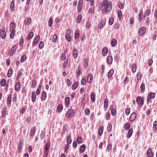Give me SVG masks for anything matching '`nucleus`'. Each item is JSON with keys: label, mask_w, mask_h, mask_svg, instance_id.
I'll return each mask as SVG.
<instances>
[{"label": "nucleus", "mask_w": 157, "mask_h": 157, "mask_svg": "<svg viewBox=\"0 0 157 157\" xmlns=\"http://www.w3.org/2000/svg\"><path fill=\"white\" fill-rule=\"evenodd\" d=\"M50 142H48L47 143L45 146V149L48 150L50 147Z\"/></svg>", "instance_id": "41"}, {"label": "nucleus", "mask_w": 157, "mask_h": 157, "mask_svg": "<svg viewBox=\"0 0 157 157\" xmlns=\"http://www.w3.org/2000/svg\"><path fill=\"white\" fill-rule=\"evenodd\" d=\"M146 32V29L145 27H141L138 31V33L141 36L144 34Z\"/></svg>", "instance_id": "4"}, {"label": "nucleus", "mask_w": 157, "mask_h": 157, "mask_svg": "<svg viewBox=\"0 0 157 157\" xmlns=\"http://www.w3.org/2000/svg\"><path fill=\"white\" fill-rule=\"evenodd\" d=\"M108 106V100L107 99H105L104 101V107L105 108V110L106 109Z\"/></svg>", "instance_id": "31"}, {"label": "nucleus", "mask_w": 157, "mask_h": 157, "mask_svg": "<svg viewBox=\"0 0 157 157\" xmlns=\"http://www.w3.org/2000/svg\"><path fill=\"white\" fill-rule=\"evenodd\" d=\"M70 102V98L68 97H66L65 98V105L66 106H67L69 104Z\"/></svg>", "instance_id": "39"}, {"label": "nucleus", "mask_w": 157, "mask_h": 157, "mask_svg": "<svg viewBox=\"0 0 157 157\" xmlns=\"http://www.w3.org/2000/svg\"><path fill=\"white\" fill-rule=\"evenodd\" d=\"M93 79L92 75L91 74H89L87 77V81L88 83H90L92 82Z\"/></svg>", "instance_id": "15"}, {"label": "nucleus", "mask_w": 157, "mask_h": 157, "mask_svg": "<svg viewBox=\"0 0 157 157\" xmlns=\"http://www.w3.org/2000/svg\"><path fill=\"white\" fill-rule=\"evenodd\" d=\"M107 129L108 131L110 132L112 130V125L110 124H108L107 126Z\"/></svg>", "instance_id": "52"}, {"label": "nucleus", "mask_w": 157, "mask_h": 157, "mask_svg": "<svg viewBox=\"0 0 157 157\" xmlns=\"http://www.w3.org/2000/svg\"><path fill=\"white\" fill-rule=\"evenodd\" d=\"M90 110L89 109L87 108L85 110V113L86 115H88L90 114Z\"/></svg>", "instance_id": "64"}, {"label": "nucleus", "mask_w": 157, "mask_h": 157, "mask_svg": "<svg viewBox=\"0 0 157 157\" xmlns=\"http://www.w3.org/2000/svg\"><path fill=\"white\" fill-rule=\"evenodd\" d=\"M33 36V32H30L28 35L27 38L28 39H30L32 38Z\"/></svg>", "instance_id": "38"}, {"label": "nucleus", "mask_w": 157, "mask_h": 157, "mask_svg": "<svg viewBox=\"0 0 157 157\" xmlns=\"http://www.w3.org/2000/svg\"><path fill=\"white\" fill-rule=\"evenodd\" d=\"M150 98L151 99L154 98L155 96V94L153 93H150L149 94Z\"/></svg>", "instance_id": "51"}, {"label": "nucleus", "mask_w": 157, "mask_h": 157, "mask_svg": "<svg viewBox=\"0 0 157 157\" xmlns=\"http://www.w3.org/2000/svg\"><path fill=\"white\" fill-rule=\"evenodd\" d=\"M96 94L93 92H92L90 95V98L92 102L93 103L95 101Z\"/></svg>", "instance_id": "10"}, {"label": "nucleus", "mask_w": 157, "mask_h": 157, "mask_svg": "<svg viewBox=\"0 0 157 157\" xmlns=\"http://www.w3.org/2000/svg\"><path fill=\"white\" fill-rule=\"evenodd\" d=\"M23 142L22 140H20L19 141L18 146V150L19 151H21L22 146L23 145Z\"/></svg>", "instance_id": "17"}, {"label": "nucleus", "mask_w": 157, "mask_h": 157, "mask_svg": "<svg viewBox=\"0 0 157 157\" xmlns=\"http://www.w3.org/2000/svg\"><path fill=\"white\" fill-rule=\"evenodd\" d=\"M12 69H9L7 73V76L8 77H10L11 76L12 74Z\"/></svg>", "instance_id": "44"}, {"label": "nucleus", "mask_w": 157, "mask_h": 157, "mask_svg": "<svg viewBox=\"0 0 157 157\" xmlns=\"http://www.w3.org/2000/svg\"><path fill=\"white\" fill-rule=\"evenodd\" d=\"M147 155L148 157H153L154 153L152 152L151 148H149L147 151Z\"/></svg>", "instance_id": "8"}, {"label": "nucleus", "mask_w": 157, "mask_h": 157, "mask_svg": "<svg viewBox=\"0 0 157 157\" xmlns=\"http://www.w3.org/2000/svg\"><path fill=\"white\" fill-rule=\"evenodd\" d=\"M57 39V36L56 35H54L52 37V41L53 42H55L56 41Z\"/></svg>", "instance_id": "43"}, {"label": "nucleus", "mask_w": 157, "mask_h": 157, "mask_svg": "<svg viewBox=\"0 0 157 157\" xmlns=\"http://www.w3.org/2000/svg\"><path fill=\"white\" fill-rule=\"evenodd\" d=\"M81 72L80 71V67H78V69L77 70V71H76L77 76H76V77H79V76L81 74Z\"/></svg>", "instance_id": "45"}, {"label": "nucleus", "mask_w": 157, "mask_h": 157, "mask_svg": "<svg viewBox=\"0 0 157 157\" xmlns=\"http://www.w3.org/2000/svg\"><path fill=\"white\" fill-rule=\"evenodd\" d=\"M52 19L51 17L49 18L48 21V25L49 27H50L52 24Z\"/></svg>", "instance_id": "42"}, {"label": "nucleus", "mask_w": 157, "mask_h": 157, "mask_svg": "<svg viewBox=\"0 0 157 157\" xmlns=\"http://www.w3.org/2000/svg\"><path fill=\"white\" fill-rule=\"evenodd\" d=\"M78 83V82L76 81L73 85L72 88L73 90H75L77 88Z\"/></svg>", "instance_id": "27"}, {"label": "nucleus", "mask_w": 157, "mask_h": 157, "mask_svg": "<svg viewBox=\"0 0 157 157\" xmlns=\"http://www.w3.org/2000/svg\"><path fill=\"white\" fill-rule=\"evenodd\" d=\"M44 46V43L43 42L41 41L39 44V47L40 49H42Z\"/></svg>", "instance_id": "54"}, {"label": "nucleus", "mask_w": 157, "mask_h": 157, "mask_svg": "<svg viewBox=\"0 0 157 157\" xmlns=\"http://www.w3.org/2000/svg\"><path fill=\"white\" fill-rule=\"evenodd\" d=\"M114 73V70H110L108 73V77L109 78L111 77Z\"/></svg>", "instance_id": "29"}, {"label": "nucleus", "mask_w": 157, "mask_h": 157, "mask_svg": "<svg viewBox=\"0 0 157 157\" xmlns=\"http://www.w3.org/2000/svg\"><path fill=\"white\" fill-rule=\"evenodd\" d=\"M22 74V72L21 70H19L18 71V74H17V80H18L19 78H20V76Z\"/></svg>", "instance_id": "55"}, {"label": "nucleus", "mask_w": 157, "mask_h": 157, "mask_svg": "<svg viewBox=\"0 0 157 157\" xmlns=\"http://www.w3.org/2000/svg\"><path fill=\"white\" fill-rule=\"evenodd\" d=\"M82 18V16L81 14H79L78 15L77 18V21L78 23H80L81 20Z\"/></svg>", "instance_id": "40"}, {"label": "nucleus", "mask_w": 157, "mask_h": 157, "mask_svg": "<svg viewBox=\"0 0 157 157\" xmlns=\"http://www.w3.org/2000/svg\"><path fill=\"white\" fill-rule=\"evenodd\" d=\"M74 111L72 109H69L66 114V117H69L74 116Z\"/></svg>", "instance_id": "2"}, {"label": "nucleus", "mask_w": 157, "mask_h": 157, "mask_svg": "<svg viewBox=\"0 0 157 157\" xmlns=\"http://www.w3.org/2000/svg\"><path fill=\"white\" fill-rule=\"evenodd\" d=\"M73 56L74 58H76L78 56L77 52L75 49H74L73 51Z\"/></svg>", "instance_id": "28"}, {"label": "nucleus", "mask_w": 157, "mask_h": 157, "mask_svg": "<svg viewBox=\"0 0 157 157\" xmlns=\"http://www.w3.org/2000/svg\"><path fill=\"white\" fill-rule=\"evenodd\" d=\"M143 14V11L142 10H140V11L138 15L139 20L140 21H141L142 20Z\"/></svg>", "instance_id": "11"}, {"label": "nucleus", "mask_w": 157, "mask_h": 157, "mask_svg": "<svg viewBox=\"0 0 157 157\" xmlns=\"http://www.w3.org/2000/svg\"><path fill=\"white\" fill-rule=\"evenodd\" d=\"M86 83V79L84 78H82L81 81V84L82 86L85 85Z\"/></svg>", "instance_id": "47"}, {"label": "nucleus", "mask_w": 157, "mask_h": 157, "mask_svg": "<svg viewBox=\"0 0 157 157\" xmlns=\"http://www.w3.org/2000/svg\"><path fill=\"white\" fill-rule=\"evenodd\" d=\"M145 88L144 84L143 83H142L140 86V89L142 93H143L144 91Z\"/></svg>", "instance_id": "36"}, {"label": "nucleus", "mask_w": 157, "mask_h": 157, "mask_svg": "<svg viewBox=\"0 0 157 157\" xmlns=\"http://www.w3.org/2000/svg\"><path fill=\"white\" fill-rule=\"evenodd\" d=\"M14 1L13 0L10 4V8L11 9V10L12 11H13L15 9H14Z\"/></svg>", "instance_id": "26"}, {"label": "nucleus", "mask_w": 157, "mask_h": 157, "mask_svg": "<svg viewBox=\"0 0 157 157\" xmlns=\"http://www.w3.org/2000/svg\"><path fill=\"white\" fill-rule=\"evenodd\" d=\"M103 127L102 126H100L99 129L98 131V134L99 135H101L103 133Z\"/></svg>", "instance_id": "24"}, {"label": "nucleus", "mask_w": 157, "mask_h": 157, "mask_svg": "<svg viewBox=\"0 0 157 157\" xmlns=\"http://www.w3.org/2000/svg\"><path fill=\"white\" fill-rule=\"evenodd\" d=\"M65 38L66 40L68 41H70L71 40V38L70 36L66 34L65 35Z\"/></svg>", "instance_id": "53"}, {"label": "nucleus", "mask_w": 157, "mask_h": 157, "mask_svg": "<svg viewBox=\"0 0 157 157\" xmlns=\"http://www.w3.org/2000/svg\"><path fill=\"white\" fill-rule=\"evenodd\" d=\"M77 141L78 143H81L82 141V138L80 137H78L77 138Z\"/></svg>", "instance_id": "58"}, {"label": "nucleus", "mask_w": 157, "mask_h": 157, "mask_svg": "<svg viewBox=\"0 0 157 157\" xmlns=\"http://www.w3.org/2000/svg\"><path fill=\"white\" fill-rule=\"evenodd\" d=\"M6 109L7 108L6 107L4 108L3 109L2 112V117H4L5 116L6 114Z\"/></svg>", "instance_id": "30"}, {"label": "nucleus", "mask_w": 157, "mask_h": 157, "mask_svg": "<svg viewBox=\"0 0 157 157\" xmlns=\"http://www.w3.org/2000/svg\"><path fill=\"white\" fill-rule=\"evenodd\" d=\"M63 109V106L62 105H59L58 106L57 109V111L58 112H60Z\"/></svg>", "instance_id": "33"}, {"label": "nucleus", "mask_w": 157, "mask_h": 157, "mask_svg": "<svg viewBox=\"0 0 157 157\" xmlns=\"http://www.w3.org/2000/svg\"><path fill=\"white\" fill-rule=\"evenodd\" d=\"M75 36L76 39L78 38V36H79V30L78 29H76L75 31Z\"/></svg>", "instance_id": "48"}, {"label": "nucleus", "mask_w": 157, "mask_h": 157, "mask_svg": "<svg viewBox=\"0 0 157 157\" xmlns=\"http://www.w3.org/2000/svg\"><path fill=\"white\" fill-rule=\"evenodd\" d=\"M6 84V80L5 79H2L1 82V85L2 86H4Z\"/></svg>", "instance_id": "56"}, {"label": "nucleus", "mask_w": 157, "mask_h": 157, "mask_svg": "<svg viewBox=\"0 0 157 157\" xmlns=\"http://www.w3.org/2000/svg\"><path fill=\"white\" fill-rule=\"evenodd\" d=\"M133 132V129L132 128H130L128 131V132L127 134V138H129L131 137V136L132 135Z\"/></svg>", "instance_id": "20"}, {"label": "nucleus", "mask_w": 157, "mask_h": 157, "mask_svg": "<svg viewBox=\"0 0 157 157\" xmlns=\"http://www.w3.org/2000/svg\"><path fill=\"white\" fill-rule=\"evenodd\" d=\"M40 39V36L39 35H38L36 38L34 39L33 42V44L34 46H36L37 45L39 42Z\"/></svg>", "instance_id": "7"}, {"label": "nucleus", "mask_w": 157, "mask_h": 157, "mask_svg": "<svg viewBox=\"0 0 157 157\" xmlns=\"http://www.w3.org/2000/svg\"><path fill=\"white\" fill-rule=\"evenodd\" d=\"M36 127L35 126L33 127L31 129L30 132V136H33L35 132Z\"/></svg>", "instance_id": "18"}, {"label": "nucleus", "mask_w": 157, "mask_h": 157, "mask_svg": "<svg viewBox=\"0 0 157 157\" xmlns=\"http://www.w3.org/2000/svg\"><path fill=\"white\" fill-rule=\"evenodd\" d=\"M88 66L87 59L86 58L84 60V63L83 64V66L86 67Z\"/></svg>", "instance_id": "49"}, {"label": "nucleus", "mask_w": 157, "mask_h": 157, "mask_svg": "<svg viewBox=\"0 0 157 157\" xmlns=\"http://www.w3.org/2000/svg\"><path fill=\"white\" fill-rule=\"evenodd\" d=\"M11 96L10 95L7 98V103L10 104L11 102Z\"/></svg>", "instance_id": "46"}, {"label": "nucleus", "mask_w": 157, "mask_h": 157, "mask_svg": "<svg viewBox=\"0 0 157 157\" xmlns=\"http://www.w3.org/2000/svg\"><path fill=\"white\" fill-rule=\"evenodd\" d=\"M118 16L119 18L121 17L122 16V12L121 10H119L118 12Z\"/></svg>", "instance_id": "60"}, {"label": "nucleus", "mask_w": 157, "mask_h": 157, "mask_svg": "<svg viewBox=\"0 0 157 157\" xmlns=\"http://www.w3.org/2000/svg\"><path fill=\"white\" fill-rule=\"evenodd\" d=\"M67 144L69 145V144H71L72 142V140H71V135L69 134L67 137Z\"/></svg>", "instance_id": "16"}, {"label": "nucleus", "mask_w": 157, "mask_h": 157, "mask_svg": "<svg viewBox=\"0 0 157 157\" xmlns=\"http://www.w3.org/2000/svg\"><path fill=\"white\" fill-rule=\"evenodd\" d=\"M114 21V19L113 18H111L109 20V23L110 25H112Z\"/></svg>", "instance_id": "61"}, {"label": "nucleus", "mask_w": 157, "mask_h": 157, "mask_svg": "<svg viewBox=\"0 0 157 157\" xmlns=\"http://www.w3.org/2000/svg\"><path fill=\"white\" fill-rule=\"evenodd\" d=\"M112 144L111 143H109L108 144L107 148V150L108 151H109L110 149L112 147Z\"/></svg>", "instance_id": "62"}, {"label": "nucleus", "mask_w": 157, "mask_h": 157, "mask_svg": "<svg viewBox=\"0 0 157 157\" xmlns=\"http://www.w3.org/2000/svg\"><path fill=\"white\" fill-rule=\"evenodd\" d=\"M130 127V124L129 123H126L124 125V129L126 130H128Z\"/></svg>", "instance_id": "32"}, {"label": "nucleus", "mask_w": 157, "mask_h": 157, "mask_svg": "<svg viewBox=\"0 0 157 157\" xmlns=\"http://www.w3.org/2000/svg\"><path fill=\"white\" fill-rule=\"evenodd\" d=\"M16 24L14 22H11L10 23V27L12 30H14V29L15 28Z\"/></svg>", "instance_id": "34"}, {"label": "nucleus", "mask_w": 157, "mask_h": 157, "mask_svg": "<svg viewBox=\"0 0 157 157\" xmlns=\"http://www.w3.org/2000/svg\"><path fill=\"white\" fill-rule=\"evenodd\" d=\"M0 36L2 39L4 38L6 36V33L3 29L0 30Z\"/></svg>", "instance_id": "6"}, {"label": "nucleus", "mask_w": 157, "mask_h": 157, "mask_svg": "<svg viewBox=\"0 0 157 157\" xmlns=\"http://www.w3.org/2000/svg\"><path fill=\"white\" fill-rule=\"evenodd\" d=\"M14 33V30H12L10 35V37L12 39L13 38Z\"/></svg>", "instance_id": "50"}, {"label": "nucleus", "mask_w": 157, "mask_h": 157, "mask_svg": "<svg viewBox=\"0 0 157 157\" xmlns=\"http://www.w3.org/2000/svg\"><path fill=\"white\" fill-rule=\"evenodd\" d=\"M113 62V58L111 56H109L107 58V62L108 64H111Z\"/></svg>", "instance_id": "13"}, {"label": "nucleus", "mask_w": 157, "mask_h": 157, "mask_svg": "<svg viewBox=\"0 0 157 157\" xmlns=\"http://www.w3.org/2000/svg\"><path fill=\"white\" fill-rule=\"evenodd\" d=\"M24 23L27 25H29L31 23V19L30 18H28L27 20L24 21Z\"/></svg>", "instance_id": "21"}, {"label": "nucleus", "mask_w": 157, "mask_h": 157, "mask_svg": "<svg viewBox=\"0 0 157 157\" xmlns=\"http://www.w3.org/2000/svg\"><path fill=\"white\" fill-rule=\"evenodd\" d=\"M36 96L35 92H33L32 93V101L33 102H34L35 101L36 99Z\"/></svg>", "instance_id": "23"}, {"label": "nucleus", "mask_w": 157, "mask_h": 157, "mask_svg": "<svg viewBox=\"0 0 157 157\" xmlns=\"http://www.w3.org/2000/svg\"><path fill=\"white\" fill-rule=\"evenodd\" d=\"M103 4L105 8L102 10L103 13H106L111 10L112 7L111 2H108V0H103Z\"/></svg>", "instance_id": "1"}, {"label": "nucleus", "mask_w": 157, "mask_h": 157, "mask_svg": "<svg viewBox=\"0 0 157 157\" xmlns=\"http://www.w3.org/2000/svg\"><path fill=\"white\" fill-rule=\"evenodd\" d=\"M91 26V23L90 21H88L86 23V28L88 29H89L90 27Z\"/></svg>", "instance_id": "37"}, {"label": "nucleus", "mask_w": 157, "mask_h": 157, "mask_svg": "<svg viewBox=\"0 0 157 157\" xmlns=\"http://www.w3.org/2000/svg\"><path fill=\"white\" fill-rule=\"evenodd\" d=\"M83 0H79L78 5V10L79 12L81 11L82 6Z\"/></svg>", "instance_id": "5"}, {"label": "nucleus", "mask_w": 157, "mask_h": 157, "mask_svg": "<svg viewBox=\"0 0 157 157\" xmlns=\"http://www.w3.org/2000/svg\"><path fill=\"white\" fill-rule=\"evenodd\" d=\"M86 149L85 145L84 144H82L80 147L79 152L81 153L85 151Z\"/></svg>", "instance_id": "14"}, {"label": "nucleus", "mask_w": 157, "mask_h": 157, "mask_svg": "<svg viewBox=\"0 0 157 157\" xmlns=\"http://www.w3.org/2000/svg\"><path fill=\"white\" fill-rule=\"evenodd\" d=\"M60 58L63 60H65L66 58L65 54H62V55L60 56Z\"/></svg>", "instance_id": "63"}, {"label": "nucleus", "mask_w": 157, "mask_h": 157, "mask_svg": "<svg viewBox=\"0 0 157 157\" xmlns=\"http://www.w3.org/2000/svg\"><path fill=\"white\" fill-rule=\"evenodd\" d=\"M26 59V56L25 55H23L22 56L21 58V62H24Z\"/></svg>", "instance_id": "57"}, {"label": "nucleus", "mask_w": 157, "mask_h": 157, "mask_svg": "<svg viewBox=\"0 0 157 157\" xmlns=\"http://www.w3.org/2000/svg\"><path fill=\"white\" fill-rule=\"evenodd\" d=\"M108 52V49L106 48H103V49L102 53V55L103 56H105L106 54H107Z\"/></svg>", "instance_id": "22"}, {"label": "nucleus", "mask_w": 157, "mask_h": 157, "mask_svg": "<svg viewBox=\"0 0 157 157\" xmlns=\"http://www.w3.org/2000/svg\"><path fill=\"white\" fill-rule=\"evenodd\" d=\"M136 114L135 113H132L131 115L130 119V120L132 121H134L136 117Z\"/></svg>", "instance_id": "9"}, {"label": "nucleus", "mask_w": 157, "mask_h": 157, "mask_svg": "<svg viewBox=\"0 0 157 157\" xmlns=\"http://www.w3.org/2000/svg\"><path fill=\"white\" fill-rule=\"evenodd\" d=\"M20 88V83L19 82H17L15 85V90L16 91L19 90Z\"/></svg>", "instance_id": "19"}, {"label": "nucleus", "mask_w": 157, "mask_h": 157, "mask_svg": "<svg viewBox=\"0 0 157 157\" xmlns=\"http://www.w3.org/2000/svg\"><path fill=\"white\" fill-rule=\"evenodd\" d=\"M47 97L46 93L44 91H43L42 93V95L41 97V100L42 101H45Z\"/></svg>", "instance_id": "12"}, {"label": "nucleus", "mask_w": 157, "mask_h": 157, "mask_svg": "<svg viewBox=\"0 0 157 157\" xmlns=\"http://www.w3.org/2000/svg\"><path fill=\"white\" fill-rule=\"evenodd\" d=\"M117 44V42L116 40L115 39H113L111 42V45L113 47H115Z\"/></svg>", "instance_id": "25"}, {"label": "nucleus", "mask_w": 157, "mask_h": 157, "mask_svg": "<svg viewBox=\"0 0 157 157\" xmlns=\"http://www.w3.org/2000/svg\"><path fill=\"white\" fill-rule=\"evenodd\" d=\"M103 27V25L102 23L100 22L98 24V28L100 29H102Z\"/></svg>", "instance_id": "59"}, {"label": "nucleus", "mask_w": 157, "mask_h": 157, "mask_svg": "<svg viewBox=\"0 0 157 157\" xmlns=\"http://www.w3.org/2000/svg\"><path fill=\"white\" fill-rule=\"evenodd\" d=\"M136 102L137 104L141 106L144 104V100L141 97H138L136 98Z\"/></svg>", "instance_id": "3"}, {"label": "nucleus", "mask_w": 157, "mask_h": 157, "mask_svg": "<svg viewBox=\"0 0 157 157\" xmlns=\"http://www.w3.org/2000/svg\"><path fill=\"white\" fill-rule=\"evenodd\" d=\"M136 64H133L132 67V71L133 73H134L136 72Z\"/></svg>", "instance_id": "35"}]
</instances>
